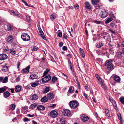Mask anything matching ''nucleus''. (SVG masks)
Returning a JSON list of instances; mask_svg holds the SVG:
<instances>
[{"label": "nucleus", "mask_w": 124, "mask_h": 124, "mask_svg": "<svg viewBox=\"0 0 124 124\" xmlns=\"http://www.w3.org/2000/svg\"><path fill=\"white\" fill-rule=\"evenodd\" d=\"M62 35V33L61 32H60L58 33V36L59 37H61Z\"/></svg>", "instance_id": "obj_51"}, {"label": "nucleus", "mask_w": 124, "mask_h": 124, "mask_svg": "<svg viewBox=\"0 0 124 124\" xmlns=\"http://www.w3.org/2000/svg\"><path fill=\"white\" fill-rule=\"evenodd\" d=\"M57 80V78L54 76L53 77L52 79V82L54 83Z\"/></svg>", "instance_id": "obj_38"}, {"label": "nucleus", "mask_w": 124, "mask_h": 124, "mask_svg": "<svg viewBox=\"0 0 124 124\" xmlns=\"http://www.w3.org/2000/svg\"><path fill=\"white\" fill-rule=\"evenodd\" d=\"M53 95L51 93H49L48 94V97L50 99H52L53 98Z\"/></svg>", "instance_id": "obj_37"}, {"label": "nucleus", "mask_w": 124, "mask_h": 124, "mask_svg": "<svg viewBox=\"0 0 124 124\" xmlns=\"http://www.w3.org/2000/svg\"><path fill=\"white\" fill-rule=\"evenodd\" d=\"M65 121V119L63 118H62L60 120V122L61 124H64Z\"/></svg>", "instance_id": "obj_31"}, {"label": "nucleus", "mask_w": 124, "mask_h": 124, "mask_svg": "<svg viewBox=\"0 0 124 124\" xmlns=\"http://www.w3.org/2000/svg\"><path fill=\"white\" fill-rule=\"evenodd\" d=\"M49 88L48 87L45 88L43 92L44 93H46L49 91Z\"/></svg>", "instance_id": "obj_35"}, {"label": "nucleus", "mask_w": 124, "mask_h": 124, "mask_svg": "<svg viewBox=\"0 0 124 124\" xmlns=\"http://www.w3.org/2000/svg\"><path fill=\"white\" fill-rule=\"evenodd\" d=\"M94 22L95 23L98 24H100L101 23V22L99 21L95 20V21Z\"/></svg>", "instance_id": "obj_53"}, {"label": "nucleus", "mask_w": 124, "mask_h": 124, "mask_svg": "<svg viewBox=\"0 0 124 124\" xmlns=\"http://www.w3.org/2000/svg\"><path fill=\"white\" fill-rule=\"evenodd\" d=\"M37 105V104L36 103H34L31 104L30 106L31 108H35Z\"/></svg>", "instance_id": "obj_33"}, {"label": "nucleus", "mask_w": 124, "mask_h": 124, "mask_svg": "<svg viewBox=\"0 0 124 124\" xmlns=\"http://www.w3.org/2000/svg\"><path fill=\"white\" fill-rule=\"evenodd\" d=\"M105 65L108 67L107 70H109L112 69L113 67V65L111 60H107L105 62Z\"/></svg>", "instance_id": "obj_1"}, {"label": "nucleus", "mask_w": 124, "mask_h": 124, "mask_svg": "<svg viewBox=\"0 0 124 124\" xmlns=\"http://www.w3.org/2000/svg\"><path fill=\"white\" fill-rule=\"evenodd\" d=\"M16 16H17L21 18H23V16L22 14H20V13H19V14L17 13Z\"/></svg>", "instance_id": "obj_45"}, {"label": "nucleus", "mask_w": 124, "mask_h": 124, "mask_svg": "<svg viewBox=\"0 0 124 124\" xmlns=\"http://www.w3.org/2000/svg\"><path fill=\"white\" fill-rule=\"evenodd\" d=\"M105 113L106 114L107 116L108 117L110 116V114L108 109H105Z\"/></svg>", "instance_id": "obj_36"}, {"label": "nucleus", "mask_w": 124, "mask_h": 124, "mask_svg": "<svg viewBox=\"0 0 124 124\" xmlns=\"http://www.w3.org/2000/svg\"><path fill=\"white\" fill-rule=\"evenodd\" d=\"M64 115L66 116H69L70 115V111L68 109H66L63 111Z\"/></svg>", "instance_id": "obj_9"}, {"label": "nucleus", "mask_w": 124, "mask_h": 124, "mask_svg": "<svg viewBox=\"0 0 124 124\" xmlns=\"http://www.w3.org/2000/svg\"><path fill=\"white\" fill-rule=\"evenodd\" d=\"M7 29L9 31L12 30H13V28L12 27L11 25L10 24L7 25Z\"/></svg>", "instance_id": "obj_34"}, {"label": "nucleus", "mask_w": 124, "mask_h": 124, "mask_svg": "<svg viewBox=\"0 0 124 124\" xmlns=\"http://www.w3.org/2000/svg\"><path fill=\"white\" fill-rule=\"evenodd\" d=\"M77 85H78V89H79L80 90L81 89L80 86V83L79 82H78Z\"/></svg>", "instance_id": "obj_61"}, {"label": "nucleus", "mask_w": 124, "mask_h": 124, "mask_svg": "<svg viewBox=\"0 0 124 124\" xmlns=\"http://www.w3.org/2000/svg\"><path fill=\"white\" fill-rule=\"evenodd\" d=\"M109 16H110V18H114L115 17V16L111 12Z\"/></svg>", "instance_id": "obj_50"}, {"label": "nucleus", "mask_w": 124, "mask_h": 124, "mask_svg": "<svg viewBox=\"0 0 124 124\" xmlns=\"http://www.w3.org/2000/svg\"><path fill=\"white\" fill-rule=\"evenodd\" d=\"M99 82L101 84L102 87L103 86V87L105 88V86L103 84H102V81L100 77L97 78Z\"/></svg>", "instance_id": "obj_30"}, {"label": "nucleus", "mask_w": 124, "mask_h": 124, "mask_svg": "<svg viewBox=\"0 0 124 124\" xmlns=\"http://www.w3.org/2000/svg\"><path fill=\"white\" fill-rule=\"evenodd\" d=\"M85 89L86 90H88L89 89L88 86L87 85H86L85 86Z\"/></svg>", "instance_id": "obj_64"}, {"label": "nucleus", "mask_w": 124, "mask_h": 124, "mask_svg": "<svg viewBox=\"0 0 124 124\" xmlns=\"http://www.w3.org/2000/svg\"><path fill=\"white\" fill-rule=\"evenodd\" d=\"M74 7L77 8L78 9H79V7L78 4H76L74 6Z\"/></svg>", "instance_id": "obj_63"}, {"label": "nucleus", "mask_w": 124, "mask_h": 124, "mask_svg": "<svg viewBox=\"0 0 124 124\" xmlns=\"http://www.w3.org/2000/svg\"><path fill=\"white\" fill-rule=\"evenodd\" d=\"M113 20L112 18H108L105 21V23L106 24H108L111 22Z\"/></svg>", "instance_id": "obj_32"}, {"label": "nucleus", "mask_w": 124, "mask_h": 124, "mask_svg": "<svg viewBox=\"0 0 124 124\" xmlns=\"http://www.w3.org/2000/svg\"><path fill=\"white\" fill-rule=\"evenodd\" d=\"M21 89V86L17 85L16 86L15 88V90L16 92H18L20 91Z\"/></svg>", "instance_id": "obj_18"}, {"label": "nucleus", "mask_w": 124, "mask_h": 124, "mask_svg": "<svg viewBox=\"0 0 124 124\" xmlns=\"http://www.w3.org/2000/svg\"><path fill=\"white\" fill-rule=\"evenodd\" d=\"M103 43L102 42H100L98 43L97 45V47L99 48L101 47L103 45Z\"/></svg>", "instance_id": "obj_41"}, {"label": "nucleus", "mask_w": 124, "mask_h": 124, "mask_svg": "<svg viewBox=\"0 0 124 124\" xmlns=\"http://www.w3.org/2000/svg\"><path fill=\"white\" fill-rule=\"evenodd\" d=\"M50 57L51 60L53 62H55V61H54V59L51 55H50Z\"/></svg>", "instance_id": "obj_52"}, {"label": "nucleus", "mask_w": 124, "mask_h": 124, "mask_svg": "<svg viewBox=\"0 0 124 124\" xmlns=\"http://www.w3.org/2000/svg\"><path fill=\"white\" fill-rule=\"evenodd\" d=\"M120 100L122 104H124V97H121L120 99Z\"/></svg>", "instance_id": "obj_42"}, {"label": "nucleus", "mask_w": 124, "mask_h": 124, "mask_svg": "<svg viewBox=\"0 0 124 124\" xmlns=\"http://www.w3.org/2000/svg\"><path fill=\"white\" fill-rule=\"evenodd\" d=\"M99 0H91V2L93 5H96L99 2Z\"/></svg>", "instance_id": "obj_26"}, {"label": "nucleus", "mask_w": 124, "mask_h": 124, "mask_svg": "<svg viewBox=\"0 0 124 124\" xmlns=\"http://www.w3.org/2000/svg\"><path fill=\"white\" fill-rule=\"evenodd\" d=\"M16 52V51L14 49H11L10 51V53L12 54H15Z\"/></svg>", "instance_id": "obj_44"}, {"label": "nucleus", "mask_w": 124, "mask_h": 124, "mask_svg": "<svg viewBox=\"0 0 124 124\" xmlns=\"http://www.w3.org/2000/svg\"><path fill=\"white\" fill-rule=\"evenodd\" d=\"M69 105L72 108H76L79 105V103L76 101L73 100L69 102Z\"/></svg>", "instance_id": "obj_2"}, {"label": "nucleus", "mask_w": 124, "mask_h": 124, "mask_svg": "<svg viewBox=\"0 0 124 124\" xmlns=\"http://www.w3.org/2000/svg\"><path fill=\"white\" fill-rule=\"evenodd\" d=\"M107 13L106 11L105 10L101 11V13L100 15V16L102 18H104L107 16Z\"/></svg>", "instance_id": "obj_10"}, {"label": "nucleus", "mask_w": 124, "mask_h": 124, "mask_svg": "<svg viewBox=\"0 0 124 124\" xmlns=\"http://www.w3.org/2000/svg\"><path fill=\"white\" fill-rule=\"evenodd\" d=\"M22 2H23V3L25 5L27 6H29L30 7V6H29L28 4H27V2L25 1L24 0H21Z\"/></svg>", "instance_id": "obj_47"}, {"label": "nucleus", "mask_w": 124, "mask_h": 124, "mask_svg": "<svg viewBox=\"0 0 124 124\" xmlns=\"http://www.w3.org/2000/svg\"><path fill=\"white\" fill-rule=\"evenodd\" d=\"M38 78V76L35 74H31L30 76V79H36Z\"/></svg>", "instance_id": "obj_13"}, {"label": "nucleus", "mask_w": 124, "mask_h": 124, "mask_svg": "<svg viewBox=\"0 0 124 124\" xmlns=\"http://www.w3.org/2000/svg\"><path fill=\"white\" fill-rule=\"evenodd\" d=\"M80 116L82 120L84 122L87 121L89 119V117L87 116L84 114L81 115Z\"/></svg>", "instance_id": "obj_8"}, {"label": "nucleus", "mask_w": 124, "mask_h": 124, "mask_svg": "<svg viewBox=\"0 0 124 124\" xmlns=\"http://www.w3.org/2000/svg\"><path fill=\"white\" fill-rule=\"evenodd\" d=\"M49 70L48 69H46L44 73V75H45L47 74L49 72Z\"/></svg>", "instance_id": "obj_43"}, {"label": "nucleus", "mask_w": 124, "mask_h": 124, "mask_svg": "<svg viewBox=\"0 0 124 124\" xmlns=\"http://www.w3.org/2000/svg\"><path fill=\"white\" fill-rule=\"evenodd\" d=\"M26 19L28 23H30L31 20H30L31 17L29 16H26Z\"/></svg>", "instance_id": "obj_40"}, {"label": "nucleus", "mask_w": 124, "mask_h": 124, "mask_svg": "<svg viewBox=\"0 0 124 124\" xmlns=\"http://www.w3.org/2000/svg\"><path fill=\"white\" fill-rule=\"evenodd\" d=\"M74 92V88L73 86H70V87L68 90V92L70 93H72Z\"/></svg>", "instance_id": "obj_21"}, {"label": "nucleus", "mask_w": 124, "mask_h": 124, "mask_svg": "<svg viewBox=\"0 0 124 124\" xmlns=\"http://www.w3.org/2000/svg\"><path fill=\"white\" fill-rule=\"evenodd\" d=\"M13 36L12 35H9L8 36L7 38V41L8 43H12L13 41Z\"/></svg>", "instance_id": "obj_7"}, {"label": "nucleus", "mask_w": 124, "mask_h": 124, "mask_svg": "<svg viewBox=\"0 0 124 124\" xmlns=\"http://www.w3.org/2000/svg\"><path fill=\"white\" fill-rule=\"evenodd\" d=\"M8 88L6 86H4L0 88V93H2L5 91Z\"/></svg>", "instance_id": "obj_19"}, {"label": "nucleus", "mask_w": 124, "mask_h": 124, "mask_svg": "<svg viewBox=\"0 0 124 124\" xmlns=\"http://www.w3.org/2000/svg\"><path fill=\"white\" fill-rule=\"evenodd\" d=\"M109 99L111 102L112 103L113 106L116 107V106L117 105L116 102L115 101H114V100L113 99V98L111 97H109Z\"/></svg>", "instance_id": "obj_14"}, {"label": "nucleus", "mask_w": 124, "mask_h": 124, "mask_svg": "<svg viewBox=\"0 0 124 124\" xmlns=\"http://www.w3.org/2000/svg\"><path fill=\"white\" fill-rule=\"evenodd\" d=\"M117 116L118 119L120 120L122 119L121 116V114L120 113H118L117 114Z\"/></svg>", "instance_id": "obj_46"}, {"label": "nucleus", "mask_w": 124, "mask_h": 124, "mask_svg": "<svg viewBox=\"0 0 124 124\" xmlns=\"http://www.w3.org/2000/svg\"><path fill=\"white\" fill-rule=\"evenodd\" d=\"M32 99L33 100H36L38 98V96L36 94H33L32 96Z\"/></svg>", "instance_id": "obj_28"}, {"label": "nucleus", "mask_w": 124, "mask_h": 124, "mask_svg": "<svg viewBox=\"0 0 124 124\" xmlns=\"http://www.w3.org/2000/svg\"><path fill=\"white\" fill-rule=\"evenodd\" d=\"M67 37V36L65 34H64L63 36V38L65 39H66Z\"/></svg>", "instance_id": "obj_56"}, {"label": "nucleus", "mask_w": 124, "mask_h": 124, "mask_svg": "<svg viewBox=\"0 0 124 124\" xmlns=\"http://www.w3.org/2000/svg\"><path fill=\"white\" fill-rule=\"evenodd\" d=\"M39 31L40 33V36L42 38L46 40H47L46 38L45 37L44 34L42 31L40 27V26L39 25H38Z\"/></svg>", "instance_id": "obj_4"}, {"label": "nucleus", "mask_w": 124, "mask_h": 124, "mask_svg": "<svg viewBox=\"0 0 124 124\" xmlns=\"http://www.w3.org/2000/svg\"><path fill=\"white\" fill-rule=\"evenodd\" d=\"M37 109L39 110H43L45 109L44 107L42 105H39L37 107Z\"/></svg>", "instance_id": "obj_23"}, {"label": "nucleus", "mask_w": 124, "mask_h": 124, "mask_svg": "<svg viewBox=\"0 0 124 124\" xmlns=\"http://www.w3.org/2000/svg\"><path fill=\"white\" fill-rule=\"evenodd\" d=\"M56 16H57L55 14L53 13L50 16V17L51 20L52 21H53L54 19L56 17Z\"/></svg>", "instance_id": "obj_24"}, {"label": "nucleus", "mask_w": 124, "mask_h": 124, "mask_svg": "<svg viewBox=\"0 0 124 124\" xmlns=\"http://www.w3.org/2000/svg\"><path fill=\"white\" fill-rule=\"evenodd\" d=\"M21 37L23 40L24 41H28L30 39V36L27 33L23 34Z\"/></svg>", "instance_id": "obj_3"}, {"label": "nucleus", "mask_w": 124, "mask_h": 124, "mask_svg": "<svg viewBox=\"0 0 124 124\" xmlns=\"http://www.w3.org/2000/svg\"><path fill=\"white\" fill-rule=\"evenodd\" d=\"M97 37H94L93 38V41H95L97 40Z\"/></svg>", "instance_id": "obj_55"}, {"label": "nucleus", "mask_w": 124, "mask_h": 124, "mask_svg": "<svg viewBox=\"0 0 124 124\" xmlns=\"http://www.w3.org/2000/svg\"><path fill=\"white\" fill-rule=\"evenodd\" d=\"M2 70L3 71L6 72L8 70V67L6 66H2Z\"/></svg>", "instance_id": "obj_27"}, {"label": "nucleus", "mask_w": 124, "mask_h": 124, "mask_svg": "<svg viewBox=\"0 0 124 124\" xmlns=\"http://www.w3.org/2000/svg\"><path fill=\"white\" fill-rule=\"evenodd\" d=\"M3 95L4 97L6 98L10 96V93L8 91H5L3 93Z\"/></svg>", "instance_id": "obj_15"}, {"label": "nucleus", "mask_w": 124, "mask_h": 124, "mask_svg": "<svg viewBox=\"0 0 124 124\" xmlns=\"http://www.w3.org/2000/svg\"><path fill=\"white\" fill-rule=\"evenodd\" d=\"M63 43L62 42H61L59 43V45L60 46H62L63 45Z\"/></svg>", "instance_id": "obj_62"}, {"label": "nucleus", "mask_w": 124, "mask_h": 124, "mask_svg": "<svg viewBox=\"0 0 124 124\" xmlns=\"http://www.w3.org/2000/svg\"><path fill=\"white\" fill-rule=\"evenodd\" d=\"M38 84V81L32 83L31 84V86L32 87H35L37 86Z\"/></svg>", "instance_id": "obj_29"}, {"label": "nucleus", "mask_w": 124, "mask_h": 124, "mask_svg": "<svg viewBox=\"0 0 124 124\" xmlns=\"http://www.w3.org/2000/svg\"><path fill=\"white\" fill-rule=\"evenodd\" d=\"M35 116L34 114L33 115H31L30 114H29L28 115V116L30 117H34Z\"/></svg>", "instance_id": "obj_54"}, {"label": "nucleus", "mask_w": 124, "mask_h": 124, "mask_svg": "<svg viewBox=\"0 0 124 124\" xmlns=\"http://www.w3.org/2000/svg\"><path fill=\"white\" fill-rule=\"evenodd\" d=\"M40 101L41 102H46L47 101L48 99L46 96H44L41 99Z\"/></svg>", "instance_id": "obj_22"}, {"label": "nucleus", "mask_w": 124, "mask_h": 124, "mask_svg": "<svg viewBox=\"0 0 124 124\" xmlns=\"http://www.w3.org/2000/svg\"><path fill=\"white\" fill-rule=\"evenodd\" d=\"M7 57L6 55L4 54H2L0 55V60H5Z\"/></svg>", "instance_id": "obj_11"}, {"label": "nucleus", "mask_w": 124, "mask_h": 124, "mask_svg": "<svg viewBox=\"0 0 124 124\" xmlns=\"http://www.w3.org/2000/svg\"><path fill=\"white\" fill-rule=\"evenodd\" d=\"M58 115L57 112L54 110L51 111L50 113V116L52 118H55Z\"/></svg>", "instance_id": "obj_6"}, {"label": "nucleus", "mask_w": 124, "mask_h": 124, "mask_svg": "<svg viewBox=\"0 0 124 124\" xmlns=\"http://www.w3.org/2000/svg\"><path fill=\"white\" fill-rule=\"evenodd\" d=\"M85 5V8L87 9H90L91 8L92 6L89 2H86Z\"/></svg>", "instance_id": "obj_16"}, {"label": "nucleus", "mask_w": 124, "mask_h": 124, "mask_svg": "<svg viewBox=\"0 0 124 124\" xmlns=\"http://www.w3.org/2000/svg\"><path fill=\"white\" fill-rule=\"evenodd\" d=\"M70 68L72 73L74 72V69L72 66H70Z\"/></svg>", "instance_id": "obj_58"}, {"label": "nucleus", "mask_w": 124, "mask_h": 124, "mask_svg": "<svg viewBox=\"0 0 124 124\" xmlns=\"http://www.w3.org/2000/svg\"><path fill=\"white\" fill-rule=\"evenodd\" d=\"M68 63L70 66H72L71 65V62L70 60H68Z\"/></svg>", "instance_id": "obj_59"}, {"label": "nucleus", "mask_w": 124, "mask_h": 124, "mask_svg": "<svg viewBox=\"0 0 124 124\" xmlns=\"http://www.w3.org/2000/svg\"><path fill=\"white\" fill-rule=\"evenodd\" d=\"M8 80V77L7 76L5 77L4 79H3L2 83H7V82Z\"/></svg>", "instance_id": "obj_39"}, {"label": "nucleus", "mask_w": 124, "mask_h": 124, "mask_svg": "<svg viewBox=\"0 0 124 124\" xmlns=\"http://www.w3.org/2000/svg\"><path fill=\"white\" fill-rule=\"evenodd\" d=\"M79 50L81 56L83 58H84L85 57V54L82 48H80Z\"/></svg>", "instance_id": "obj_25"}, {"label": "nucleus", "mask_w": 124, "mask_h": 124, "mask_svg": "<svg viewBox=\"0 0 124 124\" xmlns=\"http://www.w3.org/2000/svg\"><path fill=\"white\" fill-rule=\"evenodd\" d=\"M122 54V53L121 52H119L118 53L117 56L119 58H120L121 57V55Z\"/></svg>", "instance_id": "obj_49"}, {"label": "nucleus", "mask_w": 124, "mask_h": 124, "mask_svg": "<svg viewBox=\"0 0 124 124\" xmlns=\"http://www.w3.org/2000/svg\"><path fill=\"white\" fill-rule=\"evenodd\" d=\"M16 107L15 105L14 104H12L9 106V109L10 110L13 111L14 110Z\"/></svg>", "instance_id": "obj_20"}, {"label": "nucleus", "mask_w": 124, "mask_h": 124, "mask_svg": "<svg viewBox=\"0 0 124 124\" xmlns=\"http://www.w3.org/2000/svg\"><path fill=\"white\" fill-rule=\"evenodd\" d=\"M114 79L117 82H119L120 81V77L117 75L115 76L114 77Z\"/></svg>", "instance_id": "obj_17"}, {"label": "nucleus", "mask_w": 124, "mask_h": 124, "mask_svg": "<svg viewBox=\"0 0 124 124\" xmlns=\"http://www.w3.org/2000/svg\"><path fill=\"white\" fill-rule=\"evenodd\" d=\"M62 49L63 50H66L67 49V47L66 46H64L63 47Z\"/></svg>", "instance_id": "obj_57"}, {"label": "nucleus", "mask_w": 124, "mask_h": 124, "mask_svg": "<svg viewBox=\"0 0 124 124\" xmlns=\"http://www.w3.org/2000/svg\"><path fill=\"white\" fill-rule=\"evenodd\" d=\"M38 48L36 46L34 47L32 49V51H36L38 49Z\"/></svg>", "instance_id": "obj_48"}, {"label": "nucleus", "mask_w": 124, "mask_h": 124, "mask_svg": "<svg viewBox=\"0 0 124 124\" xmlns=\"http://www.w3.org/2000/svg\"><path fill=\"white\" fill-rule=\"evenodd\" d=\"M3 77H0V82H3Z\"/></svg>", "instance_id": "obj_60"}, {"label": "nucleus", "mask_w": 124, "mask_h": 124, "mask_svg": "<svg viewBox=\"0 0 124 124\" xmlns=\"http://www.w3.org/2000/svg\"><path fill=\"white\" fill-rule=\"evenodd\" d=\"M30 66H28L25 69L22 70L23 73H28L29 71Z\"/></svg>", "instance_id": "obj_12"}, {"label": "nucleus", "mask_w": 124, "mask_h": 124, "mask_svg": "<svg viewBox=\"0 0 124 124\" xmlns=\"http://www.w3.org/2000/svg\"><path fill=\"white\" fill-rule=\"evenodd\" d=\"M51 79V77L49 75L45 76L42 79V81L43 82L46 83L49 81Z\"/></svg>", "instance_id": "obj_5"}]
</instances>
